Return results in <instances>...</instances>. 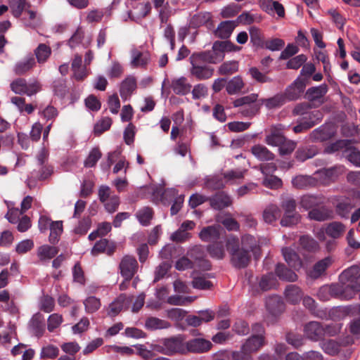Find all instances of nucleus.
Returning a JSON list of instances; mask_svg holds the SVG:
<instances>
[{
  "mask_svg": "<svg viewBox=\"0 0 360 360\" xmlns=\"http://www.w3.org/2000/svg\"><path fill=\"white\" fill-rule=\"evenodd\" d=\"M251 42L257 46H263V37L259 29L255 27H251L249 30Z\"/></svg>",
  "mask_w": 360,
  "mask_h": 360,
  "instance_id": "nucleus-60",
  "label": "nucleus"
},
{
  "mask_svg": "<svg viewBox=\"0 0 360 360\" xmlns=\"http://www.w3.org/2000/svg\"><path fill=\"white\" fill-rule=\"evenodd\" d=\"M210 256L217 259H221L225 255L224 245L221 243H215L207 247Z\"/></svg>",
  "mask_w": 360,
  "mask_h": 360,
  "instance_id": "nucleus-49",
  "label": "nucleus"
},
{
  "mask_svg": "<svg viewBox=\"0 0 360 360\" xmlns=\"http://www.w3.org/2000/svg\"><path fill=\"white\" fill-rule=\"evenodd\" d=\"M308 215L311 219L322 221L330 219L332 217V212L323 207L311 210L308 213Z\"/></svg>",
  "mask_w": 360,
  "mask_h": 360,
  "instance_id": "nucleus-37",
  "label": "nucleus"
},
{
  "mask_svg": "<svg viewBox=\"0 0 360 360\" xmlns=\"http://www.w3.org/2000/svg\"><path fill=\"white\" fill-rule=\"evenodd\" d=\"M29 326L35 335L38 337L41 336L45 330L43 315L40 313L35 314L31 319Z\"/></svg>",
  "mask_w": 360,
  "mask_h": 360,
  "instance_id": "nucleus-24",
  "label": "nucleus"
},
{
  "mask_svg": "<svg viewBox=\"0 0 360 360\" xmlns=\"http://www.w3.org/2000/svg\"><path fill=\"white\" fill-rule=\"evenodd\" d=\"M210 205L215 210H222L232 204L231 197L224 192H219L209 198Z\"/></svg>",
  "mask_w": 360,
  "mask_h": 360,
  "instance_id": "nucleus-15",
  "label": "nucleus"
},
{
  "mask_svg": "<svg viewBox=\"0 0 360 360\" xmlns=\"http://www.w3.org/2000/svg\"><path fill=\"white\" fill-rule=\"evenodd\" d=\"M11 90L17 94H25L27 82L23 78H18L11 83Z\"/></svg>",
  "mask_w": 360,
  "mask_h": 360,
  "instance_id": "nucleus-55",
  "label": "nucleus"
},
{
  "mask_svg": "<svg viewBox=\"0 0 360 360\" xmlns=\"http://www.w3.org/2000/svg\"><path fill=\"white\" fill-rule=\"evenodd\" d=\"M54 305V300L49 295H44L40 300V309L46 313L52 311Z\"/></svg>",
  "mask_w": 360,
  "mask_h": 360,
  "instance_id": "nucleus-64",
  "label": "nucleus"
},
{
  "mask_svg": "<svg viewBox=\"0 0 360 360\" xmlns=\"http://www.w3.org/2000/svg\"><path fill=\"white\" fill-rule=\"evenodd\" d=\"M166 355L183 354L186 353V345L181 335L164 339Z\"/></svg>",
  "mask_w": 360,
  "mask_h": 360,
  "instance_id": "nucleus-6",
  "label": "nucleus"
},
{
  "mask_svg": "<svg viewBox=\"0 0 360 360\" xmlns=\"http://www.w3.org/2000/svg\"><path fill=\"white\" fill-rule=\"evenodd\" d=\"M328 90V86L325 84L309 88L306 92V98L310 101H318L326 94Z\"/></svg>",
  "mask_w": 360,
  "mask_h": 360,
  "instance_id": "nucleus-26",
  "label": "nucleus"
},
{
  "mask_svg": "<svg viewBox=\"0 0 360 360\" xmlns=\"http://www.w3.org/2000/svg\"><path fill=\"white\" fill-rule=\"evenodd\" d=\"M151 60L150 54L148 51H141L136 48L131 50L130 65L134 68H146Z\"/></svg>",
  "mask_w": 360,
  "mask_h": 360,
  "instance_id": "nucleus-10",
  "label": "nucleus"
},
{
  "mask_svg": "<svg viewBox=\"0 0 360 360\" xmlns=\"http://www.w3.org/2000/svg\"><path fill=\"white\" fill-rule=\"evenodd\" d=\"M263 185L271 189H276L282 186V181L276 176L270 174L264 175Z\"/></svg>",
  "mask_w": 360,
  "mask_h": 360,
  "instance_id": "nucleus-53",
  "label": "nucleus"
},
{
  "mask_svg": "<svg viewBox=\"0 0 360 360\" xmlns=\"http://www.w3.org/2000/svg\"><path fill=\"white\" fill-rule=\"evenodd\" d=\"M248 72L251 77L257 82L266 83L272 82V79L260 72L257 68H250Z\"/></svg>",
  "mask_w": 360,
  "mask_h": 360,
  "instance_id": "nucleus-57",
  "label": "nucleus"
},
{
  "mask_svg": "<svg viewBox=\"0 0 360 360\" xmlns=\"http://www.w3.org/2000/svg\"><path fill=\"white\" fill-rule=\"evenodd\" d=\"M321 348L325 353L335 356L340 352V345L333 340H328L321 343Z\"/></svg>",
  "mask_w": 360,
  "mask_h": 360,
  "instance_id": "nucleus-45",
  "label": "nucleus"
},
{
  "mask_svg": "<svg viewBox=\"0 0 360 360\" xmlns=\"http://www.w3.org/2000/svg\"><path fill=\"white\" fill-rule=\"evenodd\" d=\"M191 68L190 72L192 76L198 80H206L211 78L214 70L211 66L207 65L206 63L196 53H193L190 57Z\"/></svg>",
  "mask_w": 360,
  "mask_h": 360,
  "instance_id": "nucleus-4",
  "label": "nucleus"
},
{
  "mask_svg": "<svg viewBox=\"0 0 360 360\" xmlns=\"http://www.w3.org/2000/svg\"><path fill=\"white\" fill-rule=\"evenodd\" d=\"M145 326L150 330H158L168 328L170 324L165 320L156 317H149L146 321Z\"/></svg>",
  "mask_w": 360,
  "mask_h": 360,
  "instance_id": "nucleus-43",
  "label": "nucleus"
},
{
  "mask_svg": "<svg viewBox=\"0 0 360 360\" xmlns=\"http://www.w3.org/2000/svg\"><path fill=\"white\" fill-rule=\"evenodd\" d=\"M264 344V335H256L251 336L241 346L240 351L232 352V360H252L251 353L257 352Z\"/></svg>",
  "mask_w": 360,
  "mask_h": 360,
  "instance_id": "nucleus-3",
  "label": "nucleus"
},
{
  "mask_svg": "<svg viewBox=\"0 0 360 360\" xmlns=\"http://www.w3.org/2000/svg\"><path fill=\"white\" fill-rule=\"evenodd\" d=\"M191 257L194 258L195 261H198V265L202 266L204 270H209L210 269V264L207 260L203 259L202 248L200 245L194 246L189 252Z\"/></svg>",
  "mask_w": 360,
  "mask_h": 360,
  "instance_id": "nucleus-33",
  "label": "nucleus"
},
{
  "mask_svg": "<svg viewBox=\"0 0 360 360\" xmlns=\"http://www.w3.org/2000/svg\"><path fill=\"white\" fill-rule=\"evenodd\" d=\"M281 125L272 127L270 133L266 136L265 142L270 146H278L285 141V137L281 132Z\"/></svg>",
  "mask_w": 360,
  "mask_h": 360,
  "instance_id": "nucleus-21",
  "label": "nucleus"
},
{
  "mask_svg": "<svg viewBox=\"0 0 360 360\" xmlns=\"http://www.w3.org/2000/svg\"><path fill=\"white\" fill-rule=\"evenodd\" d=\"M316 155V150L313 148H301L296 151V158L302 162L312 158Z\"/></svg>",
  "mask_w": 360,
  "mask_h": 360,
  "instance_id": "nucleus-63",
  "label": "nucleus"
},
{
  "mask_svg": "<svg viewBox=\"0 0 360 360\" xmlns=\"http://www.w3.org/2000/svg\"><path fill=\"white\" fill-rule=\"evenodd\" d=\"M307 86L306 79H302L298 77L285 90L283 96L288 101H295L298 99L304 92Z\"/></svg>",
  "mask_w": 360,
  "mask_h": 360,
  "instance_id": "nucleus-9",
  "label": "nucleus"
},
{
  "mask_svg": "<svg viewBox=\"0 0 360 360\" xmlns=\"http://www.w3.org/2000/svg\"><path fill=\"white\" fill-rule=\"evenodd\" d=\"M258 98V94H251L236 99L233 105L235 108L243 107L241 113L245 117H252L259 110L260 105L255 103Z\"/></svg>",
  "mask_w": 360,
  "mask_h": 360,
  "instance_id": "nucleus-5",
  "label": "nucleus"
},
{
  "mask_svg": "<svg viewBox=\"0 0 360 360\" xmlns=\"http://www.w3.org/2000/svg\"><path fill=\"white\" fill-rule=\"evenodd\" d=\"M226 246L231 255V263L238 269H243L248 265L251 258L250 252H252L255 258L259 255L258 242L250 235H245L242 237L240 245L238 238H230Z\"/></svg>",
  "mask_w": 360,
  "mask_h": 360,
  "instance_id": "nucleus-1",
  "label": "nucleus"
},
{
  "mask_svg": "<svg viewBox=\"0 0 360 360\" xmlns=\"http://www.w3.org/2000/svg\"><path fill=\"white\" fill-rule=\"evenodd\" d=\"M247 172L245 169H236L225 172L223 174L226 183L236 184L242 180Z\"/></svg>",
  "mask_w": 360,
  "mask_h": 360,
  "instance_id": "nucleus-32",
  "label": "nucleus"
},
{
  "mask_svg": "<svg viewBox=\"0 0 360 360\" xmlns=\"http://www.w3.org/2000/svg\"><path fill=\"white\" fill-rule=\"evenodd\" d=\"M282 253L288 264L295 270L300 269L302 266V262L299 255L290 248H283Z\"/></svg>",
  "mask_w": 360,
  "mask_h": 360,
  "instance_id": "nucleus-20",
  "label": "nucleus"
},
{
  "mask_svg": "<svg viewBox=\"0 0 360 360\" xmlns=\"http://www.w3.org/2000/svg\"><path fill=\"white\" fill-rule=\"evenodd\" d=\"M195 53L206 63L210 64H217L221 62L225 56L220 47H215V42L212 45V50Z\"/></svg>",
  "mask_w": 360,
  "mask_h": 360,
  "instance_id": "nucleus-12",
  "label": "nucleus"
},
{
  "mask_svg": "<svg viewBox=\"0 0 360 360\" xmlns=\"http://www.w3.org/2000/svg\"><path fill=\"white\" fill-rule=\"evenodd\" d=\"M346 230L345 226L339 221H333L326 227V234L333 239L340 238Z\"/></svg>",
  "mask_w": 360,
  "mask_h": 360,
  "instance_id": "nucleus-30",
  "label": "nucleus"
},
{
  "mask_svg": "<svg viewBox=\"0 0 360 360\" xmlns=\"http://www.w3.org/2000/svg\"><path fill=\"white\" fill-rule=\"evenodd\" d=\"M85 311L88 314L97 311L101 307V300L95 296H89L84 300Z\"/></svg>",
  "mask_w": 360,
  "mask_h": 360,
  "instance_id": "nucleus-44",
  "label": "nucleus"
},
{
  "mask_svg": "<svg viewBox=\"0 0 360 360\" xmlns=\"http://www.w3.org/2000/svg\"><path fill=\"white\" fill-rule=\"evenodd\" d=\"M284 293L286 300L293 304L298 303L302 297L301 289L292 284L287 285Z\"/></svg>",
  "mask_w": 360,
  "mask_h": 360,
  "instance_id": "nucleus-25",
  "label": "nucleus"
},
{
  "mask_svg": "<svg viewBox=\"0 0 360 360\" xmlns=\"http://www.w3.org/2000/svg\"><path fill=\"white\" fill-rule=\"evenodd\" d=\"M238 70V63L236 60L226 61L222 63L219 69L218 73L221 75H228L236 72Z\"/></svg>",
  "mask_w": 360,
  "mask_h": 360,
  "instance_id": "nucleus-46",
  "label": "nucleus"
},
{
  "mask_svg": "<svg viewBox=\"0 0 360 360\" xmlns=\"http://www.w3.org/2000/svg\"><path fill=\"white\" fill-rule=\"evenodd\" d=\"M244 87V82L239 76L233 77L226 84V90L230 95L239 93Z\"/></svg>",
  "mask_w": 360,
  "mask_h": 360,
  "instance_id": "nucleus-39",
  "label": "nucleus"
},
{
  "mask_svg": "<svg viewBox=\"0 0 360 360\" xmlns=\"http://www.w3.org/2000/svg\"><path fill=\"white\" fill-rule=\"evenodd\" d=\"M299 242L301 248L309 252H315L320 248L319 243L312 237L307 235L301 236Z\"/></svg>",
  "mask_w": 360,
  "mask_h": 360,
  "instance_id": "nucleus-34",
  "label": "nucleus"
},
{
  "mask_svg": "<svg viewBox=\"0 0 360 360\" xmlns=\"http://www.w3.org/2000/svg\"><path fill=\"white\" fill-rule=\"evenodd\" d=\"M266 309L268 312L267 319H271L269 321H273L274 318L283 313L285 309V304L281 297L273 295L269 297L266 300Z\"/></svg>",
  "mask_w": 360,
  "mask_h": 360,
  "instance_id": "nucleus-7",
  "label": "nucleus"
},
{
  "mask_svg": "<svg viewBox=\"0 0 360 360\" xmlns=\"http://www.w3.org/2000/svg\"><path fill=\"white\" fill-rule=\"evenodd\" d=\"M304 334L312 341H318L324 337L323 325L318 321H310L304 326Z\"/></svg>",
  "mask_w": 360,
  "mask_h": 360,
  "instance_id": "nucleus-11",
  "label": "nucleus"
},
{
  "mask_svg": "<svg viewBox=\"0 0 360 360\" xmlns=\"http://www.w3.org/2000/svg\"><path fill=\"white\" fill-rule=\"evenodd\" d=\"M116 249V245L113 242H110L107 239H101L97 241L91 250V254L96 256L100 253H106L108 255H112Z\"/></svg>",
  "mask_w": 360,
  "mask_h": 360,
  "instance_id": "nucleus-17",
  "label": "nucleus"
},
{
  "mask_svg": "<svg viewBox=\"0 0 360 360\" xmlns=\"http://www.w3.org/2000/svg\"><path fill=\"white\" fill-rule=\"evenodd\" d=\"M259 286L263 291H267L276 286V279L271 274L263 276L259 282Z\"/></svg>",
  "mask_w": 360,
  "mask_h": 360,
  "instance_id": "nucleus-48",
  "label": "nucleus"
},
{
  "mask_svg": "<svg viewBox=\"0 0 360 360\" xmlns=\"http://www.w3.org/2000/svg\"><path fill=\"white\" fill-rule=\"evenodd\" d=\"M153 210L151 208L146 207L141 209L136 213V217L142 225L146 226L150 223L153 218Z\"/></svg>",
  "mask_w": 360,
  "mask_h": 360,
  "instance_id": "nucleus-52",
  "label": "nucleus"
},
{
  "mask_svg": "<svg viewBox=\"0 0 360 360\" xmlns=\"http://www.w3.org/2000/svg\"><path fill=\"white\" fill-rule=\"evenodd\" d=\"M131 301L125 294H121L110 304L107 314L111 317L116 316L125 307L129 305Z\"/></svg>",
  "mask_w": 360,
  "mask_h": 360,
  "instance_id": "nucleus-14",
  "label": "nucleus"
},
{
  "mask_svg": "<svg viewBox=\"0 0 360 360\" xmlns=\"http://www.w3.org/2000/svg\"><path fill=\"white\" fill-rule=\"evenodd\" d=\"M172 86L174 92L180 95L187 94L191 88V85L187 83L185 77H181L173 81Z\"/></svg>",
  "mask_w": 360,
  "mask_h": 360,
  "instance_id": "nucleus-40",
  "label": "nucleus"
},
{
  "mask_svg": "<svg viewBox=\"0 0 360 360\" xmlns=\"http://www.w3.org/2000/svg\"><path fill=\"white\" fill-rule=\"evenodd\" d=\"M334 134V131L330 126L323 125L314 129L310 134V138L313 141H325L330 139Z\"/></svg>",
  "mask_w": 360,
  "mask_h": 360,
  "instance_id": "nucleus-19",
  "label": "nucleus"
},
{
  "mask_svg": "<svg viewBox=\"0 0 360 360\" xmlns=\"http://www.w3.org/2000/svg\"><path fill=\"white\" fill-rule=\"evenodd\" d=\"M136 89V80L132 77H127L122 81L120 85V94L121 98L126 101L130 98L131 94Z\"/></svg>",
  "mask_w": 360,
  "mask_h": 360,
  "instance_id": "nucleus-18",
  "label": "nucleus"
},
{
  "mask_svg": "<svg viewBox=\"0 0 360 360\" xmlns=\"http://www.w3.org/2000/svg\"><path fill=\"white\" fill-rule=\"evenodd\" d=\"M300 215L298 213L284 214L281 220L282 226H291L299 223Z\"/></svg>",
  "mask_w": 360,
  "mask_h": 360,
  "instance_id": "nucleus-54",
  "label": "nucleus"
},
{
  "mask_svg": "<svg viewBox=\"0 0 360 360\" xmlns=\"http://www.w3.org/2000/svg\"><path fill=\"white\" fill-rule=\"evenodd\" d=\"M333 260L331 257H326L316 262L313 268L311 276L318 278L321 276L326 270L332 264Z\"/></svg>",
  "mask_w": 360,
  "mask_h": 360,
  "instance_id": "nucleus-35",
  "label": "nucleus"
},
{
  "mask_svg": "<svg viewBox=\"0 0 360 360\" xmlns=\"http://www.w3.org/2000/svg\"><path fill=\"white\" fill-rule=\"evenodd\" d=\"M276 274L281 279L286 281L293 282L297 279V274L282 264L276 266Z\"/></svg>",
  "mask_w": 360,
  "mask_h": 360,
  "instance_id": "nucleus-38",
  "label": "nucleus"
},
{
  "mask_svg": "<svg viewBox=\"0 0 360 360\" xmlns=\"http://www.w3.org/2000/svg\"><path fill=\"white\" fill-rule=\"evenodd\" d=\"M211 19V15L209 13H199L194 15L191 20V25L193 27H200Z\"/></svg>",
  "mask_w": 360,
  "mask_h": 360,
  "instance_id": "nucleus-51",
  "label": "nucleus"
},
{
  "mask_svg": "<svg viewBox=\"0 0 360 360\" xmlns=\"http://www.w3.org/2000/svg\"><path fill=\"white\" fill-rule=\"evenodd\" d=\"M307 58L305 55H304V54L298 55V56L290 59L286 64V67L288 69L297 70L302 65H304V63L307 61Z\"/></svg>",
  "mask_w": 360,
  "mask_h": 360,
  "instance_id": "nucleus-61",
  "label": "nucleus"
},
{
  "mask_svg": "<svg viewBox=\"0 0 360 360\" xmlns=\"http://www.w3.org/2000/svg\"><path fill=\"white\" fill-rule=\"evenodd\" d=\"M311 108V105L309 103L304 102L297 104L293 110L292 114L294 115H300L302 117L300 120H307L309 110Z\"/></svg>",
  "mask_w": 360,
  "mask_h": 360,
  "instance_id": "nucleus-50",
  "label": "nucleus"
},
{
  "mask_svg": "<svg viewBox=\"0 0 360 360\" xmlns=\"http://www.w3.org/2000/svg\"><path fill=\"white\" fill-rule=\"evenodd\" d=\"M101 152L98 148H93L84 161V166L86 167L95 166L98 160L101 158Z\"/></svg>",
  "mask_w": 360,
  "mask_h": 360,
  "instance_id": "nucleus-56",
  "label": "nucleus"
},
{
  "mask_svg": "<svg viewBox=\"0 0 360 360\" xmlns=\"http://www.w3.org/2000/svg\"><path fill=\"white\" fill-rule=\"evenodd\" d=\"M219 226H210L203 228L199 233V236L204 241H212L217 240L219 237Z\"/></svg>",
  "mask_w": 360,
  "mask_h": 360,
  "instance_id": "nucleus-36",
  "label": "nucleus"
},
{
  "mask_svg": "<svg viewBox=\"0 0 360 360\" xmlns=\"http://www.w3.org/2000/svg\"><path fill=\"white\" fill-rule=\"evenodd\" d=\"M224 186V180L218 176H208L205 181V188L210 190H218Z\"/></svg>",
  "mask_w": 360,
  "mask_h": 360,
  "instance_id": "nucleus-47",
  "label": "nucleus"
},
{
  "mask_svg": "<svg viewBox=\"0 0 360 360\" xmlns=\"http://www.w3.org/2000/svg\"><path fill=\"white\" fill-rule=\"evenodd\" d=\"M35 66V58L32 55H30L15 64L13 72L16 75H23Z\"/></svg>",
  "mask_w": 360,
  "mask_h": 360,
  "instance_id": "nucleus-16",
  "label": "nucleus"
},
{
  "mask_svg": "<svg viewBox=\"0 0 360 360\" xmlns=\"http://www.w3.org/2000/svg\"><path fill=\"white\" fill-rule=\"evenodd\" d=\"M286 101L283 94H278L274 96L261 100V105L264 104L268 109L276 108L283 105Z\"/></svg>",
  "mask_w": 360,
  "mask_h": 360,
  "instance_id": "nucleus-42",
  "label": "nucleus"
},
{
  "mask_svg": "<svg viewBox=\"0 0 360 360\" xmlns=\"http://www.w3.org/2000/svg\"><path fill=\"white\" fill-rule=\"evenodd\" d=\"M51 47L46 44H39L34 49V53L39 64H44L51 55Z\"/></svg>",
  "mask_w": 360,
  "mask_h": 360,
  "instance_id": "nucleus-27",
  "label": "nucleus"
},
{
  "mask_svg": "<svg viewBox=\"0 0 360 360\" xmlns=\"http://www.w3.org/2000/svg\"><path fill=\"white\" fill-rule=\"evenodd\" d=\"M252 155L260 161L272 160L274 155L264 146L257 144L251 148Z\"/></svg>",
  "mask_w": 360,
  "mask_h": 360,
  "instance_id": "nucleus-23",
  "label": "nucleus"
},
{
  "mask_svg": "<svg viewBox=\"0 0 360 360\" xmlns=\"http://www.w3.org/2000/svg\"><path fill=\"white\" fill-rule=\"evenodd\" d=\"M281 215V210L278 206L274 204L269 205L263 211L262 217L267 224L275 222Z\"/></svg>",
  "mask_w": 360,
  "mask_h": 360,
  "instance_id": "nucleus-29",
  "label": "nucleus"
},
{
  "mask_svg": "<svg viewBox=\"0 0 360 360\" xmlns=\"http://www.w3.org/2000/svg\"><path fill=\"white\" fill-rule=\"evenodd\" d=\"M138 262L134 257L125 255L120 261L119 269L121 275L127 279H131L137 272Z\"/></svg>",
  "mask_w": 360,
  "mask_h": 360,
  "instance_id": "nucleus-8",
  "label": "nucleus"
},
{
  "mask_svg": "<svg viewBox=\"0 0 360 360\" xmlns=\"http://www.w3.org/2000/svg\"><path fill=\"white\" fill-rule=\"evenodd\" d=\"M348 160L354 165L360 167V151L356 148L349 147L345 150Z\"/></svg>",
  "mask_w": 360,
  "mask_h": 360,
  "instance_id": "nucleus-58",
  "label": "nucleus"
},
{
  "mask_svg": "<svg viewBox=\"0 0 360 360\" xmlns=\"http://www.w3.org/2000/svg\"><path fill=\"white\" fill-rule=\"evenodd\" d=\"M236 27V23L232 20L221 22L215 31V35L221 39H227L232 34Z\"/></svg>",
  "mask_w": 360,
  "mask_h": 360,
  "instance_id": "nucleus-22",
  "label": "nucleus"
},
{
  "mask_svg": "<svg viewBox=\"0 0 360 360\" xmlns=\"http://www.w3.org/2000/svg\"><path fill=\"white\" fill-rule=\"evenodd\" d=\"M320 202L319 199L315 195H303L300 200V205L305 210H309L313 207L318 205Z\"/></svg>",
  "mask_w": 360,
  "mask_h": 360,
  "instance_id": "nucleus-59",
  "label": "nucleus"
},
{
  "mask_svg": "<svg viewBox=\"0 0 360 360\" xmlns=\"http://www.w3.org/2000/svg\"><path fill=\"white\" fill-rule=\"evenodd\" d=\"M340 281L342 285L332 284L322 286V292H330L331 297L349 300L360 290V274L356 266H352L345 270L340 276Z\"/></svg>",
  "mask_w": 360,
  "mask_h": 360,
  "instance_id": "nucleus-2",
  "label": "nucleus"
},
{
  "mask_svg": "<svg viewBox=\"0 0 360 360\" xmlns=\"http://www.w3.org/2000/svg\"><path fill=\"white\" fill-rule=\"evenodd\" d=\"M292 184L295 188L302 189L315 186L316 181L311 176L298 175L292 179Z\"/></svg>",
  "mask_w": 360,
  "mask_h": 360,
  "instance_id": "nucleus-31",
  "label": "nucleus"
},
{
  "mask_svg": "<svg viewBox=\"0 0 360 360\" xmlns=\"http://www.w3.org/2000/svg\"><path fill=\"white\" fill-rule=\"evenodd\" d=\"M63 322V317L58 314H52L47 320V328L49 332H53Z\"/></svg>",
  "mask_w": 360,
  "mask_h": 360,
  "instance_id": "nucleus-62",
  "label": "nucleus"
},
{
  "mask_svg": "<svg viewBox=\"0 0 360 360\" xmlns=\"http://www.w3.org/2000/svg\"><path fill=\"white\" fill-rule=\"evenodd\" d=\"M186 352L203 353L209 351L212 344L210 340L203 338H194L186 343Z\"/></svg>",
  "mask_w": 360,
  "mask_h": 360,
  "instance_id": "nucleus-13",
  "label": "nucleus"
},
{
  "mask_svg": "<svg viewBox=\"0 0 360 360\" xmlns=\"http://www.w3.org/2000/svg\"><path fill=\"white\" fill-rule=\"evenodd\" d=\"M58 253V248L55 246L44 245L37 249V257L41 262L49 261Z\"/></svg>",
  "mask_w": 360,
  "mask_h": 360,
  "instance_id": "nucleus-28",
  "label": "nucleus"
},
{
  "mask_svg": "<svg viewBox=\"0 0 360 360\" xmlns=\"http://www.w3.org/2000/svg\"><path fill=\"white\" fill-rule=\"evenodd\" d=\"M49 240L51 244H56L59 241L63 232V222L61 221H52L50 226Z\"/></svg>",
  "mask_w": 360,
  "mask_h": 360,
  "instance_id": "nucleus-41",
  "label": "nucleus"
}]
</instances>
